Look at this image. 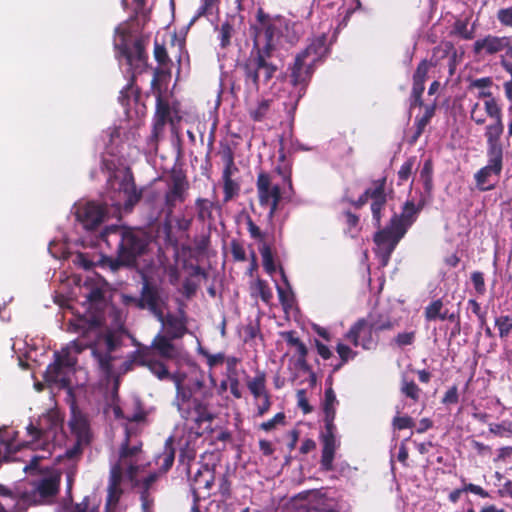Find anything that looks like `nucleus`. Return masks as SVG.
Listing matches in <instances>:
<instances>
[{"mask_svg": "<svg viewBox=\"0 0 512 512\" xmlns=\"http://www.w3.org/2000/svg\"><path fill=\"white\" fill-rule=\"evenodd\" d=\"M108 283L98 274L87 276L81 288L83 296L89 303V312L75 316L69 320L68 330L80 334L61 351L54 353L55 361L51 363L44 374L46 382L56 384L61 388L70 384V377L75 372L76 354L89 348L91 355L99 368L106 374L113 371L112 362L118 356L116 351L121 345V334L108 328L107 313L113 308L105 301Z\"/></svg>", "mask_w": 512, "mask_h": 512, "instance_id": "obj_1", "label": "nucleus"}, {"mask_svg": "<svg viewBox=\"0 0 512 512\" xmlns=\"http://www.w3.org/2000/svg\"><path fill=\"white\" fill-rule=\"evenodd\" d=\"M133 364L146 366L158 379H170L176 387L173 405L181 418L194 422L195 425L210 422L213 419L208 409L212 390L205 384L204 375L197 369L188 374L178 372L170 374L164 362L155 356L154 350L145 348L133 352L131 359L124 362V370L128 371Z\"/></svg>", "mask_w": 512, "mask_h": 512, "instance_id": "obj_2", "label": "nucleus"}, {"mask_svg": "<svg viewBox=\"0 0 512 512\" xmlns=\"http://www.w3.org/2000/svg\"><path fill=\"white\" fill-rule=\"evenodd\" d=\"M116 418H124L129 424L124 427V440L118 451L110 457V478L106 500V512H116L122 495L121 483L127 482L132 486L140 484V473L145 461L142 457V443L136 436L134 424L144 420L142 411L126 414L120 407L114 408Z\"/></svg>", "mask_w": 512, "mask_h": 512, "instance_id": "obj_3", "label": "nucleus"}, {"mask_svg": "<svg viewBox=\"0 0 512 512\" xmlns=\"http://www.w3.org/2000/svg\"><path fill=\"white\" fill-rule=\"evenodd\" d=\"M284 19L280 16H271L263 8L256 12V23L250 27L253 38V47L249 56L239 65L243 73L245 90L256 93L260 88V75L267 84L278 70L271 61L276 50V41L282 33Z\"/></svg>", "mask_w": 512, "mask_h": 512, "instance_id": "obj_4", "label": "nucleus"}, {"mask_svg": "<svg viewBox=\"0 0 512 512\" xmlns=\"http://www.w3.org/2000/svg\"><path fill=\"white\" fill-rule=\"evenodd\" d=\"M15 436L13 428L0 427V462L17 460L13 457V452L20 443L15 441ZM61 475L56 469L40 474L20 498L0 486V512H24L31 504L53 503L59 492Z\"/></svg>", "mask_w": 512, "mask_h": 512, "instance_id": "obj_5", "label": "nucleus"}, {"mask_svg": "<svg viewBox=\"0 0 512 512\" xmlns=\"http://www.w3.org/2000/svg\"><path fill=\"white\" fill-rule=\"evenodd\" d=\"M16 432L15 441L20 446L13 452V455L24 446L31 450H40V454H31L29 464L25 465L24 471L30 472L36 469L39 460L46 459L52 455L54 450L64 441L63 421L56 410H50L39 417L36 424L30 423L27 426V432L30 440L21 442L17 439Z\"/></svg>", "mask_w": 512, "mask_h": 512, "instance_id": "obj_6", "label": "nucleus"}, {"mask_svg": "<svg viewBox=\"0 0 512 512\" xmlns=\"http://www.w3.org/2000/svg\"><path fill=\"white\" fill-rule=\"evenodd\" d=\"M202 433L195 429L194 426L184 425L182 428L177 427L174 434L165 442L164 451L157 458L160 463V472L166 473L173 465L175 458L174 443L179 449V461L183 464L189 463L196 456V450Z\"/></svg>", "mask_w": 512, "mask_h": 512, "instance_id": "obj_7", "label": "nucleus"}, {"mask_svg": "<svg viewBox=\"0 0 512 512\" xmlns=\"http://www.w3.org/2000/svg\"><path fill=\"white\" fill-rule=\"evenodd\" d=\"M100 168L102 172L108 173L106 182L108 191L117 193L118 197L123 196L124 211L131 212L142 197V191L136 187L131 168L126 167L119 171L115 161L107 158L102 159Z\"/></svg>", "mask_w": 512, "mask_h": 512, "instance_id": "obj_8", "label": "nucleus"}, {"mask_svg": "<svg viewBox=\"0 0 512 512\" xmlns=\"http://www.w3.org/2000/svg\"><path fill=\"white\" fill-rule=\"evenodd\" d=\"M108 232H119L121 240L119 243L118 259L111 264L113 270L120 266L136 265L137 257L145 254L151 237L142 229H133L131 226H106Z\"/></svg>", "mask_w": 512, "mask_h": 512, "instance_id": "obj_9", "label": "nucleus"}, {"mask_svg": "<svg viewBox=\"0 0 512 512\" xmlns=\"http://www.w3.org/2000/svg\"><path fill=\"white\" fill-rule=\"evenodd\" d=\"M431 66L432 64L426 59L420 61L412 77V89L408 98L409 110L411 111L416 107H424V113L422 116H416L415 118V131L411 137V143H415L419 139L436 112V103L424 105L422 98L425 90V82Z\"/></svg>", "mask_w": 512, "mask_h": 512, "instance_id": "obj_10", "label": "nucleus"}, {"mask_svg": "<svg viewBox=\"0 0 512 512\" xmlns=\"http://www.w3.org/2000/svg\"><path fill=\"white\" fill-rule=\"evenodd\" d=\"M111 198L114 203L110 207L106 203L95 200H80L76 202L72 208L76 220L81 224H102L112 217L121 220V211L124 208L120 201L123 197Z\"/></svg>", "mask_w": 512, "mask_h": 512, "instance_id": "obj_11", "label": "nucleus"}, {"mask_svg": "<svg viewBox=\"0 0 512 512\" xmlns=\"http://www.w3.org/2000/svg\"><path fill=\"white\" fill-rule=\"evenodd\" d=\"M182 120L175 106H171L169 101L162 96L159 91L156 95V107L153 116L151 134L148 137V146L150 150H157L158 142L164 133L166 124L172 129Z\"/></svg>", "mask_w": 512, "mask_h": 512, "instance_id": "obj_12", "label": "nucleus"}, {"mask_svg": "<svg viewBox=\"0 0 512 512\" xmlns=\"http://www.w3.org/2000/svg\"><path fill=\"white\" fill-rule=\"evenodd\" d=\"M122 303L138 309H147L158 321H163L165 298L161 289L154 283L144 279L140 296L122 295Z\"/></svg>", "mask_w": 512, "mask_h": 512, "instance_id": "obj_13", "label": "nucleus"}, {"mask_svg": "<svg viewBox=\"0 0 512 512\" xmlns=\"http://www.w3.org/2000/svg\"><path fill=\"white\" fill-rule=\"evenodd\" d=\"M190 184L185 171L174 166L167 179V190L164 195V207L166 216L162 224H171V215L178 203H183L187 196Z\"/></svg>", "mask_w": 512, "mask_h": 512, "instance_id": "obj_14", "label": "nucleus"}, {"mask_svg": "<svg viewBox=\"0 0 512 512\" xmlns=\"http://www.w3.org/2000/svg\"><path fill=\"white\" fill-rule=\"evenodd\" d=\"M313 60L305 58L303 55L296 54L292 64L288 66L289 83L296 89L297 95L291 110H296L299 100L306 94L307 88L315 72Z\"/></svg>", "mask_w": 512, "mask_h": 512, "instance_id": "obj_15", "label": "nucleus"}, {"mask_svg": "<svg viewBox=\"0 0 512 512\" xmlns=\"http://www.w3.org/2000/svg\"><path fill=\"white\" fill-rule=\"evenodd\" d=\"M387 177L383 176L379 179L372 181V186L367 188L357 200L349 199L348 202L354 206L355 209L363 207L368 200H371V213L372 220L376 224H380L382 219V212L387 204L386 194Z\"/></svg>", "mask_w": 512, "mask_h": 512, "instance_id": "obj_16", "label": "nucleus"}, {"mask_svg": "<svg viewBox=\"0 0 512 512\" xmlns=\"http://www.w3.org/2000/svg\"><path fill=\"white\" fill-rule=\"evenodd\" d=\"M406 227L407 226H385L375 233V253L382 267L388 264L396 245L407 232Z\"/></svg>", "mask_w": 512, "mask_h": 512, "instance_id": "obj_17", "label": "nucleus"}, {"mask_svg": "<svg viewBox=\"0 0 512 512\" xmlns=\"http://www.w3.org/2000/svg\"><path fill=\"white\" fill-rule=\"evenodd\" d=\"M487 157V165L474 174L476 188L481 192L490 191L496 187L503 169V156L487 154Z\"/></svg>", "mask_w": 512, "mask_h": 512, "instance_id": "obj_18", "label": "nucleus"}, {"mask_svg": "<svg viewBox=\"0 0 512 512\" xmlns=\"http://www.w3.org/2000/svg\"><path fill=\"white\" fill-rule=\"evenodd\" d=\"M256 189L260 204L267 206L269 214L272 215L282 198L280 186L272 183L269 173L260 171L257 175Z\"/></svg>", "mask_w": 512, "mask_h": 512, "instance_id": "obj_19", "label": "nucleus"}, {"mask_svg": "<svg viewBox=\"0 0 512 512\" xmlns=\"http://www.w3.org/2000/svg\"><path fill=\"white\" fill-rule=\"evenodd\" d=\"M121 56H123L127 64L133 68L135 72L141 73L147 67L148 56L145 51L144 40L138 38L132 43L123 40L117 45Z\"/></svg>", "mask_w": 512, "mask_h": 512, "instance_id": "obj_20", "label": "nucleus"}, {"mask_svg": "<svg viewBox=\"0 0 512 512\" xmlns=\"http://www.w3.org/2000/svg\"><path fill=\"white\" fill-rule=\"evenodd\" d=\"M374 329L366 319L358 320L345 334V339L355 347L370 350L376 347L377 340L373 337Z\"/></svg>", "mask_w": 512, "mask_h": 512, "instance_id": "obj_21", "label": "nucleus"}, {"mask_svg": "<svg viewBox=\"0 0 512 512\" xmlns=\"http://www.w3.org/2000/svg\"><path fill=\"white\" fill-rule=\"evenodd\" d=\"M191 210L193 211V215L186 224H191L193 221L203 224H215L221 212L219 205L205 198H197Z\"/></svg>", "mask_w": 512, "mask_h": 512, "instance_id": "obj_22", "label": "nucleus"}, {"mask_svg": "<svg viewBox=\"0 0 512 512\" xmlns=\"http://www.w3.org/2000/svg\"><path fill=\"white\" fill-rule=\"evenodd\" d=\"M425 203L422 196L418 200L407 199L402 205L400 214H395L389 224H413L418 219Z\"/></svg>", "mask_w": 512, "mask_h": 512, "instance_id": "obj_23", "label": "nucleus"}, {"mask_svg": "<svg viewBox=\"0 0 512 512\" xmlns=\"http://www.w3.org/2000/svg\"><path fill=\"white\" fill-rule=\"evenodd\" d=\"M510 43V37L487 35L484 38L478 39L474 42L473 51L475 54H481L484 52L486 55H493L505 50Z\"/></svg>", "mask_w": 512, "mask_h": 512, "instance_id": "obj_24", "label": "nucleus"}, {"mask_svg": "<svg viewBox=\"0 0 512 512\" xmlns=\"http://www.w3.org/2000/svg\"><path fill=\"white\" fill-rule=\"evenodd\" d=\"M504 131L503 120H493L485 128L484 136L487 144V154H494L503 156V147L500 142L501 136Z\"/></svg>", "mask_w": 512, "mask_h": 512, "instance_id": "obj_25", "label": "nucleus"}, {"mask_svg": "<svg viewBox=\"0 0 512 512\" xmlns=\"http://www.w3.org/2000/svg\"><path fill=\"white\" fill-rule=\"evenodd\" d=\"M328 50L327 35L323 33L314 37L309 45L298 54L313 60V63L316 65L317 62L321 61L327 55Z\"/></svg>", "mask_w": 512, "mask_h": 512, "instance_id": "obj_26", "label": "nucleus"}, {"mask_svg": "<svg viewBox=\"0 0 512 512\" xmlns=\"http://www.w3.org/2000/svg\"><path fill=\"white\" fill-rule=\"evenodd\" d=\"M323 449L321 456V465L325 470H331L333 466L334 455L339 441L336 435H322Z\"/></svg>", "mask_w": 512, "mask_h": 512, "instance_id": "obj_27", "label": "nucleus"}, {"mask_svg": "<svg viewBox=\"0 0 512 512\" xmlns=\"http://www.w3.org/2000/svg\"><path fill=\"white\" fill-rule=\"evenodd\" d=\"M69 426L72 433L75 434L78 443H87L89 441L90 429L85 417L73 413Z\"/></svg>", "mask_w": 512, "mask_h": 512, "instance_id": "obj_28", "label": "nucleus"}, {"mask_svg": "<svg viewBox=\"0 0 512 512\" xmlns=\"http://www.w3.org/2000/svg\"><path fill=\"white\" fill-rule=\"evenodd\" d=\"M159 322L162 324V327L166 328L167 334L172 339L180 338L186 332L184 321L175 315L168 314L165 316L163 314V321Z\"/></svg>", "mask_w": 512, "mask_h": 512, "instance_id": "obj_29", "label": "nucleus"}, {"mask_svg": "<svg viewBox=\"0 0 512 512\" xmlns=\"http://www.w3.org/2000/svg\"><path fill=\"white\" fill-rule=\"evenodd\" d=\"M309 512H337L332 500L324 497L320 492H312L309 498Z\"/></svg>", "mask_w": 512, "mask_h": 512, "instance_id": "obj_30", "label": "nucleus"}, {"mask_svg": "<svg viewBox=\"0 0 512 512\" xmlns=\"http://www.w3.org/2000/svg\"><path fill=\"white\" fill-rule=\"evenodd\" d=\"M280 272L283 283L276 284L279 300L284 308H291L294 304V294L282 268L280 269Z\"/></svg>", "mask_w": 512, "mask_h": 512, "instance_id": "obj_31", "label": "nucleus"}, {"mask_svg": "<svg viewBox=\"0 0 512 512\" xmlns=\"http://www.w3.org/2000/svg\"><path fill=\"white\" fill-rule=\"evenodd\" d=\"M234 172H222V180H223V192L224 198L223 201L225 203L231 201L233 198L237 197L240 192V184L232 179V175Z\"/></svg>", "mask_w": 512, "mask_h": 512, "instance_id": "obj_32", "label": "nucleus"}, {"mask_svg": "<svg viewBox=\"0 0 512 512\" xmlns=\"http://www.w3.org/2000/svg\"><path fill=\"white\" fill-rule=\"evenodd\" d=\"M247 387L255 400H259L262 397L269 395L266 390V378L263 373H259L255 377L249 378L247 380Z\"/></svg>", "mask_w": 512, "mask_h": 512, "instance_id": "obj_33", "label": "nucleus"}, {"mask_svg": "<svg viewBox=\"0 0 512 512\" xmlns=\"http://www.w3.org/2000/svg\"><path fill=\"white\" fill-rule=\"evenodd\" d=\"M158 478V473H151L143 478L142 486L144 490L141 492V506L143 512H152L153 499L150 498L148 489Z\"/></svg>", "mask_w": 512, "mask_h": 512, "instance_id": "obj_34", "label": "nucleus"}, {"mask_svg": "<svg viewBox=\"0 0 512 512\" xmlns=\"http://www.w3.org/2000/svg\"><path fill=\"white\" fill-rule=\"evenodd\" d=\"M134 76L131 77L129 83L120 91L119 102L124 107H129L131 99L138 102L140 97V91L138 87L134 85Z\"/></svg>", "mask_w": 512, "mask_h": 512, "instance_id": "obj_35", "label": "nucleus"}, {"mask_svg": "<svg viewBox=\"0 0 512 512\" xmlns=\"http://www.w3.org/2000/svg\"><path fill=\"white\" fill-rule=\"evenodd\" d=\"M153 347L159 352L161 357L169 358L172 356L174 346L165 336L158 335L153 341Z\"/></svg>", "mask_w": 512, "mask_h": 512, "instance_id": "obj_36", "label": "nucleus"}, {"mask_svg": "<svg viewBox=\"0 0 512 512\" xmlns=\"http://www.w3.org/2000/svg\"><path fill=\"white\" fill-rule=\"evenodd\" d=\"M368 322L371 324L375 332L388 330L393 327V324L388 316L377 315L375 312L369 315Z\"/></svg>", "mask_w": 512, "mask_h": 512, "instance_id": "obj_37", "label": "nucleus"}, {"mask_svg": "<svg viewBox=\"0 0 512 512\" xmlns=\"http://www.w3.org/2000/svg\"><path fill=\"white\" fill-rule=\"evenodd\" d=\"M220 46L226 48L231 44V38L234 35V27L229 21H225L221 24L219 30Z\"/></svg>", "mask_w": 512, "mask_h": 512, "instance_id": "obj_38", "label": "nucleus"}, {"mask_svg": "<svg viewBox=\"0 0 512 512\" xmlns=\"http://www.w3.org/2000/svg\"><path fill=\"white\" fill-rule=\"evenodd\" d=\"M495 326L498 328L500 338H507L512 331V316L502 315L497 317Z\"/></svg>", "mask_w": 512, "mask_h": 512, "instance_id": "obj_39", "label": "nucleus"}, {"mask_svg": "<svg viewBox=\"0 0 512 512\" xmlns=\"http://www.w3.org/2000/svg\"><path fill=\"white\" fill-rule=\"evenodd\" d=\"M338 405V400L336 398V394L332 387H328L325 390L324 394V402H323V411L324 414H335L336 415V406Z\"/></svg>", "mask_w": 512, "mask_h": 512, "instance_id": "obj_40", "label": "nucleus"}, {"mask_svg": "<svg viewBox=\"0 0 512 512\" xmlns=\"http://www.w3.org/2000/svg\"><path fill=\"white\" fill-rule=\"evenodd\" d=\"M485 113L493 120L502 119V108L494 97L485 100L484 102Z\"/></svg>", "mask_w": 512, "mask_h": 512, "instance_id": "obj_41", "label": "nucleus"}, {"mask_svg": "<svg viewBox=\"0 0 512 512\" xmlns=\"http://www.w3.org/2000/svg\"><path fill=\"white\" fill-rule=\"evenodd\" d=\"M416 163V157H409L400 167L397 175L399 184L408 181L412 175L414 165Z\"/></svg>", "mask_w": 512, "mask_h": 512, "instance_id": "obj_42", "label": "nucleus"}, {"mask_svg": "<svg viewBox=\"0 0 512 512\" xmlns=\"http://www.w3.org/2000/svg\"><path fill=\"white\" fill-rule=\"evenodd\" d=\"M489 432L499 437H512V424L511 423H490Z\"/></svg>", "mask_w": 512, "mask_h": 512, "instance_id": "obj_43", "label": "nucleus"}, {"mask_svg": "<svg viewBox=\"0 0 512 512\" xmlns=\"http://www.w3.org/2000/svg\"><path fill=\"white\" fill-rule=\"evenodd\" d=\"M336 351L341 358V363L335 366L334 371L338 370L344 363L354 359L357 355V352L353 351L349 346L343 343L337 344Z\"/></svg>", "mask_w": 512, "mask_h": 512, "instance_id": "obj_44", "label": "nucleus"}, {"mask_svg": "<svg viewBox=\"0 0 512 512\" xmlns=\"http://www.w3.org/2000/svg\"><path fill=\"white\" fill-rule=\"evenodd\" d=\"M270 100H262L257 107L250 112V116L254 121H262L270 109Z\"/></svg>", "mask_w": 512, "mask_h": 512, "instance_id": "obj_45", "label": "nucleus"}, {"mask_svg": "<svg viewBox=\"0 0 512 512\" xmlns=\"http://www.w3.org/2000/svg\"><path fill=\"white\" fill-rule=\"evenodd\" d=\"M154 57L159 65L165 66L170 62L166 47L157 40L154 42Z\"/></svg>", "mask_w": 512, "mask_h": 512, "instance_id": "obj_46", "label": "nucleus"}, {"mask_svg": "<svg viewBox=\"0 0 512 512\" xmlns=\"http://www.w3.org/2000/svg\"><path fill=\"white\" fill-rule=\"evenodd\" d=\"M222 159L224 161V169L223 172H237L238 168L234 163V153L230 147H226L222 152Z\"/></svg>", "mask_w": 512, "mask_h": 512, "instance_id": "obj_47", "label": "nucleus"}, {"mask_svg": "<svg viewBox=\"0 0 512 512\" xmlns=\"http://www.w3.org/2000/svg\"><path fill=\"white\" fill-rule=\"evenodd\" d=\"M443 308V303L441 300H435L431 302L425 309V315L427 320L432 321L436 320L438 316H440V311Z\"/></svg>", "mask_w": 512, "mask_h": 512, "instance_id": "obj_48", "label": "nucleus"}, {"mask_svg": "<svg viewBox=\"0 0 512 512\" xmlns=\"http://www.w3.org/2000/svg\"><path fill=\"white\" fill-rule=\"evenodd\" d=\"M497 20L502 26L512 27V6L499 9L497 12Z\"/></svg>", "mask_w": 512, "mask_h": 512, "instance_id": "obj_49", "label": "nucleus"}, {"mask_svg": "<svg viewBox=\"0 0 512 512\" xmlns=\"http://www.w3.org/2000/svg\"><path fill=\"white\" fill-rule=\"evenodd\" d=\"M401 390L407 397L413 400H417L419 397L420 389L413 381H403Z\"/></svg>", "mask_w": 512, "mask_h": 512, "instance_id": "obj_50", "label": "nucleus"}, {"mask_svg": "<svg viewBox=\"0 0 512 512\" xmlns=\"http://www.w3.org/2000/svg\"><path fill=\"white\" fill-rule=\"evenodd\" d=\"M472 284L478 294H484L486 291L484 275L482 272L476 271L471 274Z\"/></svg>", "mask_w": 512, "mask_h": 512, "instance_id": "obj_51", "label": "nucleus"}, {"mask_svg": "<svg viewBox=\"0 0 512 512\" xmlns=\"http://www.w3.org/2000/svg\"><path fill=\"white\" fill-rule=\"evenodd\" d=\"M415 340V332H403L399 333L394 341L399 347L411 345Z\"/></svg>", "mask_w": 512, "mask_h": 512, "instance_id": "obj_52", "label": "nucleus"}, {"mask_svg": "<svg viewBox=\"0 0 512 512\" xmlns=\"http://www.w3.org/2000/svg\"><path fill=\"white\" fill-rule=\"evenodd\" d=\"M471 120L477 125H483L486 122L484 113L480 110V104L476 102L470 111Z\"/></svg>", "mask_w": 512, "mask_h": 512, "instance_id": "obj_53", "label": "nucleus"}, {"mask_svg": "<svg viewBox=\"0 0 512 512\" xmlns=\"http://www.w3.org/2000/svg\"><path fill=\"white\" fill-rule=\"evenodd\" d=\"M414 425V421L409 416H396L393 419V426L398 430L411 428Z\"/></svg>", "mask_w": 512, "mask_h": 512, "instance_id": "obj_54", "label": "nucleus"}, {"mask_svg": "<svg viewBox=\"0 0 512 512\" xmlns=\"http://www.w3.org/2000/svg\"><path fill=\"white\" fill-rule=\"evenodd\" d=\"M285 420L284 413L280 412L277 413L272 419L265 421L261 424V429L265 431H271L273 430L277 424L283 423Z\"/></svg>", "mask_w": 512, "mask_h": 512, "instance_id": "obj_55", "label": "nucleus"}, {"mask_svg": "<svg viewBox=\"0 0 512 512\" xmlns=\"http://www.w3.org/2000/svg\"><path fill=\"white\" fill-rule=\"evenodd\" d=\"M262 258H263V266H264L265 270L269 274L274 273L276 271V267H275L271 252L268 248H265L262 251Z\"/></svg>", "mask_w": 512, "mask_h": 512, "instance_id": "obj_56", "label": "nucleus"}, {"mask_svg": "<svg viewBox=\"0 0 512 512\" xmlns=\"http://www.w3.org/2000/svg\"><path fill=\"white\" fill-rule=\"evenodd\" d=\"M459 400L457 386L450 387L442 398V403L445 405L456 404Z\"/></svg>", "mask_w": 512, "mask_h": 512, "instance_id": "obj_57", "label": "nucleus"}, {"mask_svg": "<svg viewBox=\"0 0 512 512\" xmlns=\"http://www.w3.org/2000/svg\"><path fill=\"white\" fill-rule=\"evenodd\" d=\"M275 172L283 178V181L285 183H287L289 189L292 190L293 184H292V179H291V176H292L291 168L286 165L285 166H277L275 168Z\"/></svg>", "mask_w": 512, "mask_h": 512, "instance_id": "obj_58", "label": "nucleus"}, {"mask_svg": "<svg viewBox=\"0 0 512 512\" xmlns=\"http://www.w3.org/2000/svg\"><path fill=\"white\" fill-rule=\"evenodd\" d=\"M256 401H257V403H256L257 416L262 417L269 411V409L271 407L270 395H266Z\"/></svg>", "mask_w": 512, "mask_h": 512, "instance_id": "obj_59", "label": "nucleus"}, {"mask_svg": "<svg viewBox=\"0 0 512 512\" xmlns=\"http://www.w3.org/2000/svg\"><path fill=\"white\" fill-rule=\"evenodd\" d=\"M204 356L206 357L207 364L210 368H213L219 364H222L225 361L224 353L210 354L208 352H205Z\"/></svg>", "mask_w": 512, "mask_h": 512, "instance_id": "obj_60", "label": "nucleus"}, {"mask_svg": "<svg viewBox=\"0 0 512 512\" xmlns=\"http://www.w3.org/2000/svg\"><path fill=\"white\" fill-rule=\"evenodd\" d=\"M335 414H325V431L322 435H335L336 427L334 425Z\"/></svg>", "mask_w": 512, "mask_h": 512, "instance_id": "obj_61", "label": "nucleus"}, {"mask_svg": "<svg viewBox=\"0 0 512 512\" xmlns=\"http://www.w3.org/2000/svg\"><path fill=\"white\" fill-rule=\"evenodd\" d=\"M463 490H465V492H471L473 494H476L482 498L489 497V493L486 490H484L481 486L472 483L465 484Z\"/></svg>", "mask_w": 512, "mask_h": 512, "instance_id": "obj_62", "label": "nucleus"}, {"mask_svg": "<svg viewBox=\"0 0 512 512\" xmlns=\"http://www.w3.org/2000/svg\"><path fill=\"white\" fill-rule=\"evenodd\" d=\"M493 84L491 77L477 78L471 81L469 88H489Z\"/></svg>", "mask_w": 512, "mask_h": 512, "instance_id": "obj_63", "label": "nucleus"}, {"mask_svg": "<svg viewBox=\"0 0 512 512\" xmlns=\"http://www.w3.org/2000/svg\"><path fill=\"white\" fill-rule=\"evenodd\" d=\"M72 512H99L97 507L90 508L88 505V497H85L83 501L77 504Z\"/></svg>", "mask_w": 512, "mask_h": 512, "instance_id": "obj_64", "label": "nucleus"}]
</instances>
